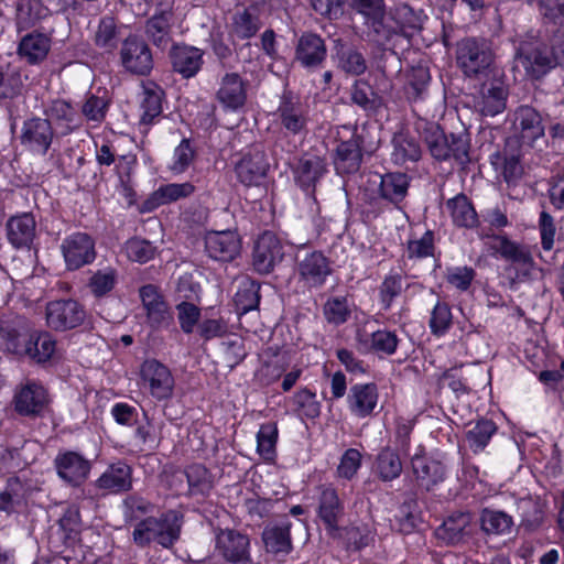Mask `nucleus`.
<instances>
[{"label": "nucleus", "mask_w": 564, "mask_h": 564, "mask_svg": "<svg viewBox=\"0 0 564 564\" xmlns=\"http://www.w3.org/2000/svg\"><path fill=\"white\" fill-rule=\"evenodd\" d=\"M7 238L15 249L30 248L36 236V221L31 213L10 217L6 224Z\"/></svg>", "instance_id": "nucleus-22"}, {"label": "nucleus", "mask_w": 564, "mask_h": 564, "mask_svg": "<svg viewBox=\"0 0 564 564\" xmlns=\"http://www.w3.org/2000/svg\"><path fill=\"white\" fill-rule=\"evenodd\" d=\"M268 163L260 151L248 153L236 164L235 171L238 180L247 185H258L265 176Z\"/></svg>", "instance_id": "nucleus-31"}, {"label": "nucleus", "mask_w": 564, "mask_h": 564, "mask_svg": "<svg viewBox=\"0 0 564 564\" xmlns=\"http://www.w3.org/2000/svg\"><path fill=\"white\" fill-rule=\"evenodd\" d=\"M108 106V98L90 95L83 104L82 112L87 120L101 122L106 117Z\"/></svg>", "instance_id": "nucleus-63"}, {"label": "nucleus", "mask_w": 564, "mask_h": 564, "mask_svg": "<svg viewBox=\"0 0 564 564\" xmlns=\"http://www.w3.org/2000/svg\"><path fill=\"white\" fill-rule=\"evenodd\" d=\"M248 83L237 73L225 74L219 83L217 100L228 110H238L247 100Z\"/></svg>", "instance_id": "nucleus-21"}, {"label": "nucleus", "mask_w": 564, "mask_h": 564, "mask_svg": "<svg viewBox=\"0 0 564 564\" xmlns=\"http://www.w3.org/2000/svg\"><path fill=\"white\" fill-rule=\"evenodd\" d=\"M470 521L471 518L468 512L452 514L437 529V535L449 543H456L466 534Z\"/></svg>", "instance_id": "nucleus-47"}, {"label": "nucleus", "mask_w": 564, "mask_h": 564, "mask_svg": "<svg viewBox=\"0 0 564 564\" xmlns=\"http://www.w3.org/2000/svg\"><path fill=\"white\" fill-rule=\"evenodd\" d=\"M170 57L173 69L184 78L195 76L203 65L202 51L193 46L175 45L171 50Z\"/></svg>", "instance_id": "nucleus-29"}, {"label": "nucleus", "mask_w": 564, "mask_h": 564, "mask_svg": "<svg viewBox=\"0 0 564 564\" xmlns=\"http://www.w3.org/2000/svg\"><path fill=\"white\" fill-rule=\"evenodd\" d=\"M163 90L154 83L143 85L141 99V121L151 123L162 112Z\"/></svg>", "instance_id": "nucleus-45"}, {"label": "nucleus", "mask_w": 564, "mask_h": 564, "mask_svg": "<svg viewBox=\"0 0 564 564\" xmlns=\"http://www.w3.org/2000/svg\"><path fill=\"white\" fill-rule=\"evenodd\" d=\"M293 412L301 419H316L321 414V402L311 390L304 388L292 397Z\"/></svg>", "instance_id": "nucleus-48"}, {"label": "nucleus", "mask_w": 564, "mask_h": 564, "mask_svg": "<svg viewBox=\"0 0 564 564\" xmlns=\"http://www.w3.org/2000/svg\"><path fill=\"white\" fill-rule=\"evenodd\" d=\"M86 318L85 308L75 300L50 302L46 306L47 325L55 330L78 327Z\"/></svg>", "instance_id": "nucleus-9"}, {"label": "nucleus", "mask_w": 564, "mask_h": 564, "mask_svg": "<svg viewBox=\"0 0 564 564\" xmlns=\"http://www.w3.org/2000/svg\"><path fill=\"white\" fill-rule=\"evenodd\" d=\"M95 43L105 51H112L118 43L117 26L112 18H104L100 20L95 33Z\"/></svg>", "instance_id": "nucleus-57"}, {"label": "nucleus", "mask_w": 564, "mask_h": 564, "mask_svg": "<svg viewBox=\"0 0 564 564\" xmlns=\"http://www.w3.org/2000/svg\"><path fill=\"white\" fill-rule=\"evenodd\" d=\"M50 402L47 390L37 381L26 379L14 392V410L24 416L40 415Z\"/></svg>", "instance_id": "nucleus-7"}, {"label": "nucleus", "mask_w": 564, "mask_h": 564, "mask_svg": "<svg viewBox=\"0 0 564 564\" xmlns=\"http://www.w3.org/2000/svg\"><path fill=\"white\" fill-rule=\"evenodd\" d=\"M194 192L195 186L191 182L161 185L145 200V206L150 210L155 209L159 206L189 197Z\"/></svg>", "instance_id": "nucleus-37"}, {"label": "nucleus", "mask_w": 564, "mask_h": 564, "mask_svg": "<svg viewBox=\"0 0 564 564\" xmlns=\"http://www.w3.org/2000/svg\"><path fill=\"white\" fill-rule=\"evenodd\" d=\"M51 48V40L41 33L25 35L19 44V55L30 64L42 62Z\"/></svg>", "instance_id": "nucleus-38"}, {"label": "nucleus", "mask_w": 564, "mask_h": 564, "mask_svg": "<svg viewBox=\"0 0 564 564\" xmlns=\"http://www.w3.org/2000/svg\"><path fill=\"white\" fill-rule=\"evenodd\" d=\"M514 127L523 144L532 147L544 135L541 115L530 106H521L514 113Z\"/></svg>", "instance_id": "nucleus-24"}, {"label": "nucleus", "mask_w": 564, "mask_h": 564, "mask_svg": "<svg viewBox=\"0 0 564 564\" xmlns=\"http://www.w3.org/2000/svg\"><path fill=\"white\" fill-rule=\"evenodd\" d=\"M370 340L371 349L378 354L384 355L394 354L399 344V339L395 333L387 329H379L373 332L370 335Z\"/></svg>", "instance_id": "nucleus-62"}, {"label": "nucleus", "mask_w": 564, "mask_h": 564, "mask_svg": "<svg viewBox=\"0 0 564 564\" xmlns=\"http://www.w3.org/2000/svg\"><path fill=\"white\" fill-rule=\"evenodd\" d=\"M424 140L433 158L440 161L454 159L459 164L468 162V139L464 134L446 135L434 123H426L423 133Z\"/></svg>", "instance_id": "nucleus-2"}, {"label": "nucleus", "mask_w": 564, "mask_h": 564, "mask_svg": "<svg viewBox=\"0 0 564 564\" xmlns=\"http://www.w3.org/2000/svg\"><path fill=\"white\" fill-rule=\"evenodd\" d=\"M457 65L468 77L485 74L494 62L490 44L485 39L467 37L458 42Z\"/></svg>", "instance_id": "nucleus-3"}, {"label": "nucleus", "mask_w": 564, "mask_h": 564, "mask_svg": "<svg viewBox=\"0 0 564 564\" xmlns=\"http://www.w3.org/2000/svg\"><path fill=\"white\" fill-rule=\"evenodd\" d=\"M362 160L361 141L356 134L337 145L335 167L340 173H355L359 170Z\"/></svg>", "instance_id": "nucleus-33"}, {"label": "nucleus", "mask_w": 564, "mask_h": 564, "mask_svg": "<svg viewBox=\"0 0 564 564\" xmlns=\"http://www.w3.org/2000/svg\"><path fill=\"white\" fill-rule=\"evenodd\" d=\"M292 523L289 519L284 518L275 523L268 525L263 533L262 539L268 552L273 554H288L292 549L290 529Z\"/></svg>", "instance_id": "nucleus-34"}, {"label": "nucleus", "mask_w": 564, "mask_h": 564, "mask_svg": "<svg viewBox=\"0 0 564 564\" xmlns=\"http://www.w3.org/2000/svg\"><path fill=\"white\" fill-rule=\"evenodd\" d=\"M196 152L188 139H183L174 149L169 170L175 174L184 173L194 162Z\"/></svg>", "instance_id": "nucleus-53"}, {"label": "nucleus", "mask_w": 564, "mask_h": 564, "mask_svg": "<svg viewBox=\"0 0 564 564\" xmlns=\"http://www.w3.org/2000/svg\"><path fill=\"white\" fill-rule=\"evenodd\" d=\"M45 14V9L39 0H19L17 3V23L26 29Z\"/></svg>", "instance_id": "nucleus-55"}, {"label": "nucleus", "mask_w": 564, "mask_h": 564, "mask_svg": "<svg viewBox=\"0 0 564 564\" xmlns=\"http://www.w3.org/2000/svg\"><path fill=\"white\" fill-rule=\"evenodd\" d=\"M425 15L422 12H415L411 7L401 6L395 12V21L399 24L400 32L405 36H412L422 29Z\"/></svg>", "instance_id": "nucleus-54"}, {"label": "nucleus", "mask_w": 564, "mask_h": 564, "mask_svg": "<svg viewBox=\"0 0 564 564\" xmlns=\"http://www.w3.org/2000/svg\"><path fill=\"white\" fill-rule=\"evenodd\" d=\"M327 172L324 159L305 154L299 161L295 180L305 192H314L316 183Z\"/></svg>", "instance_id": "nucleus-30"}, {"label": "nucleus", "mask_w": 564, "mask_h": 564, "mask_svg": "<svg viewBox=\"0 0 564 564\" xmlns=\"http://www.w3.org/2000/svg\"><path fill=\"white\" fill-rule=\"evenodd\" d=\"M54 135V129L47 120L31 117L22 124L20 142L26 150L44 155L47 153Z\"/></svg>", "instance_id": "nucleus-10"}, {"label": "nucleus", "mask_w": 564, "mask_h": 564, "mask_svg": "<svg viewBox=\"0 0 564 564\" xmlns=\"http://www.w3.org/2000/svg\"><path fill=\"white\" fill-rule=\"evenodd\" d=\"M391 160L397 165L417 162L421 159V148L417 141L405 133H397L392 139Z\"/></svg>", "instance_id": "nucleus-39"}, {"label": "nucleus", "mask_w": 564, "mask_h": 564, "mask_svg": "<svg viewBox=\"0 0 564 564\" xmlns=\"http://www.w3.org/2000/svg\"><path fill=\"white\" fill-rule=\"evenodd\" d=\"M517 66H521L531 78H540L556 66L552 53L544 46L521 47L517 58Z\"/></svg>", "instance_id": "nucleus-20"}, {"label": "nucleus", "mask_w": 564, "mask_h": 564, "mask_svg": "<svg viewBox=\"0 0 564 564\" xmlns=\"http://www.w3.org/2000/svg\"><path fill=\"white\" fill-rule=\"evenodd\" d=\"M182 476H185L191 496H207L214 487V479L209 470L200 465H189Z\"/></svg>", "instance_id": "nucleus-44"}, {"label": "nucleus", "mask_w": 564, "mask_h": 564, "mask_svg": "<svg viewBox=\"0 0 564 564\" xmlns=\"http://www.w3.org/2000/svg\"><path fill=\"white\" fill-rule=\"evenodd\" d=\"M28 337L17 329L6 327L0 330V348L14 355H25Z\"/></svg>", "instance_id": "nucleus-59"}, {"label": "nucleus", "mask_w": 564, "mask_h": 564, "mask_svg": "<svg viewBox=\"0 0 564 564\" xmlns=\"http://www.w3.org/2000/svg\"><path fill=\"white\" fill-rule=\"evenodd\" d=\"M280 124L292 134L306 131L307 108L299 99L283 97L278 108Z\"/></svg>", "instance_id": "nucleus-25"}, {"label": "nucleus", "mask_w": 564, "mask_h": 564, "mask_svg": "<svg viewBox=\"0 0 564 564\" xmlns=\"http://www.w3.org/2000/svg\"><path fill=\"white\" fill-rule=\"evenodd\" d=\"M453 223L458 227L473 228L478 224V215L471 202L464 195L458 194L446 202Z\"/></svg>", "instance_id": "nucleus-40"}, {"label": "nucleus", "mask_w": 564, "mask_h": 564, "mask_svg": "<svg viewBox=\"0 0 564 564\" xmlns=\"http://www.w3.org/2000/svg\"><path fill=\"white\" fill-rule=\"evenodd\" d=\"M490 248L512 263V267L517 270L514 279L523 280L529 276L533 268V259L527 249L510 241L505 236H494Z\"/></svg>", "instance_id": "nucleus-14"}, {"label": "nucleus", "mask_w": 564, "mask_h": 564, "mask_svg": "<svg viewBox=\"0 0 564 564\" xmlns=\"http://www.w3.org/2000/svg\"><path fill=\"white\" fill-rule=\"evenodd\" d=\"M339 66L343 70L351 75H360L366 70V61L361 53L348 47L338 52Z\"/></svg>", "instance_id": "nucleus-61"}, {"label": "nucleus", "mask_w": 564, "mask_h": 564, "mask_svg": "<svg viewBox=\"0 0 564 564\" xmlns=\"http://www.w3.org/2000/svg\"><path fill=\"white\" fill-rule=\"evenodd\" d=\"M325 319L333 325H340L348 321L351 308L348 300L344 296L328 299L323 306Z\"/></svg>", "instance_id": "nucleus-51"}, {"label": "nucleus", "mask_w": 564, "mask_h": 564, "mask_svg": "<svg viewBox=\"0 0 564 564\" xmlns=\"http://www.w3.org/2000/svg\"><path fill=\"white\" fill-rule=\"evenodd\" d=\"M131 474L132 470L128 464L115 463L96 480V486L110 492L127 491L132 486Z\"/></svg>", "instance_id": "nucleus-35"}, {"label": "nucleus", "mask_w": 564, "mask_h": 564, "mask_svg": "<svg viewBox=\"0 0 564 564\" xmlns=\"http://www.w3.org/2000/svg\"><path fill=\"white\" fill-rule=\"evenodd\" d=\"M301 281L310 288H321L332 273L329 260L321 251L306 252L297 258Z\"/></svg>", "instance_id": "nucleus-16"}, {"label": "nucleus", "mask_w": 564, "mask_h": 564, "mask_svg": "<svg viewBox=\"0 0 564 564\" xmlns=\"http://www.w3.org/2000/svg\"><path fill=\"white\" fill-rule=\"evenodd\" d=\"M240 248V239L231 230L210 231L205 236V250L214 260L232 261L239 254Z\"/></svg>", "instance_id": "nucleus-18"}, {"label": "nucleus", "mask_w": 564, "mask_h": 564, "mask_svg": "<svg viewBox=\"0 0 564 564\" xmlns=\"http://www.w3.org/2000/svg\"><path fill=\"white\" fill-rule=\"evenodd\" d=\"M139 294L148 324L155 329L169 327L173 322V316L159 288L147 284L140 289Z\"/></svg>", "instance_id": "nucleus-12"}, {"label": "nucleus", "mask_w": 564, "mask_h": 564, "mask_svg": "<svg viewBox=\"0 0 564 564\" xmlns=\"http://www.w3.org/2000/svg\"><path fill=\"white\" fill-rule=\"evenodd\" d=\"M139 386L156 401H164L173 397L175 380L167 366L147 359L140 366Z\"/></svg>", "instance_id": "nucleus-4"}, {"label": "nucleus", "mask_w": 564, "mask_h": 564, "mask_svg": "<svg viewBox=\"0 0 564 564\" xmlns=\"http://www.w3.org/2000/svg\"><path fill=\"white\" fill-rule=\"evenodd\" d=\"M481 532L487 536H505L513 531V518L502 510L484 508L479 514Z\"/></svg>", "instance_id": "nucleus-36"}, {"label": "nucleus", "mask_w": 564, "mask_h": 564, "mask_svg": "<svg viewBox=\"0 0 564 564\" xmlns=\"http://www.w3.org/2000/svg\"><path fill=\"white\" fill-rule=\"evenodd\" d=\"M412 469L417 485L425 490L443 481L445 467L438 460L430 459L421 455H414L411 459Z\"/></svg>", "instance_id": "nucleus-32"}, {"label": "nucleus", "mask_w": 564, "mask_h": 564, "mask_svg": "<svg viewBox=\"0 0 564 564\" xmlns=\"http://www.w3.org/2000/svg\"><path fill=\"white\" fill-rule=\"evenodd\" d=\"M318 492L317 517L330 536L341 535L339 523L345 514L344 501L339 498L337 490L330 485L321 486Z\"/></svg>", "instance_id": "nucleus-5"}, {"label": "nucleus", "mask_w": 564, "mask_h": 564, "mask_svg": "<svg viewBox=\"0 0 564 564\" xmlns=\"http://www.w3.org/2000/svg\"><path fill=\"white\" fill-rule=\"evenodd\" d=\"M182 517L170 510L160 517H148L139 521L132 532V541L139 547H147L156 542L164 549H170L180 539Z\"/></svg>", "instance_id": "nucleus-1"}, {"label": "nucleus", "mask_w": 564, "mask_h": 564, "mask_svg": "<svg viewBox=\"0 0 564 564\" xmlns=\"http://www.w3.org/2000/svg\"><path fill=\"white\" fill-rule=\"evenodd\" d=\"M45 118L53 127L55 134L67 135L78 129L82 124L77 111L65 100L56 99L51 101L44 109Z\"/></svg>", "instance_id": "nucleus-17"}, {"label": "nucleus", "mask_w": 564, "mask_h": 564, "mask_svg": "<svg viewBox=\"0 0 564 564\" xmlns=\"http://www.w3.org/2000/svg\"><path fill=\"white\" fill-rule=\"evenodd\" d=\"M507 96L501 83H485L475 98V108L482 116L495 117L506 109Z\"/></svg>", "instance_id": "nucleus-23"}, {"label": "nucleus", "mask_w": 564, "mask_h": 564, "mask_svg": "<svg viewBox=\"0 0 564 564\" xmlns=\"http://www.w3.org/2000/svg\"><path fill=\"white\" fill-rule=\"evenodd\" d=\"M117 283V272L112 268L97 270L88 281V289L96 297H101L111 292Z\"/></svg>", "instance_id": "nucleus-52"}, {"label": "nucleus", "mask_w": 564, "mask_h": 564, "mask_svg": "<svg viewBox=\"0 0 564 564\" xmlns=\"http://www.w3.org/2000/svg\"><path fill=\"white\" fill-rule=\"evenodd\" d=\"M283 246L270 231L263 232L256 241L252 264L260 274L270 273L283 259Z\"/></svg>", "instance_id": "nucleus-11"}, {"label": "nucleus", "mask_w": 564, "mask_h": 564, "mask_svg": "<svg viewBox=\"0 0 564 564\" xmlns=\"http://www.w3.org/2000/svg\"><path fill=\"white\" fill-rule=\"evenodd\" d=\"M260 285L254 281L243 280L235 294V305L239 314H246L258 307Z\"/></svg>", "instance_id": "nucleus-49"}, {"label": "nucleus", "mask_w": 564, "mask_h": 564, "mask_svg": "<svg viewBox=\"0 0 564 564\" xmlns=\"http://www.w3.org/2000/svg\"><path fill=\"white\" fill-rule=\"evenodd\" d=\"M120 62L127 72L135 75H148L153 68L150 47L137 36H129L122 42Z\"/></svg>", "instance_id": "nucleus-8"}, {"label": "nucleus", "mask_w": 564, "mask_h": 564, "mask_svg": "<svg viewBox=\"0 0 564 564\" xmlns=\"http://www.w3.org/2000/svg\"><path fill=\"white\" fill-rule=\"evenodd\" d=\"M21 484L17 479H11L3 491H0V511L8 514L17 511L23 502V496L19 492Z\"/></svg>", "instance_id": "nucleus-60"}, {"label": "nucleus", "mask_w": 564, "mask_h": 564, "mask_svg": "<svg viewBox=\"0 0 564 564\" xmlns=\"http://www.w3.org/2000/svg\"><path fill=\"white\" fill-rule=\"evenodd\" d=\"M403 290V276L399 272H390L379 288L380 300L384 310L390 308L393 300Z\"/></svg>", "instance_id": "nucleus-56"}, {"label": "nucleus", "mask_w": 564, "mask_h": 564, "mask_svg": "<svg viewBox=\"0 0 564 564\" xmlns=\"http://www.w3.org/2000/svg\"><path fill=\"white\" fill-rule=\"evenodd\" d=\"M249 538L236 530H221L216 535V550L232 564H248Z\"/></svg>", "instance_id": "nucleus-15"}, {"label": "nucleus", "mask_w": 564, "mask_h": 564, "mask_svg": "<svg viewBox=\"0 0 564 564\" xmlns=\"http://www.w3.org/2000/svg\"><path fill=\"white\" fill-rule=\"evenodd\" d=\"M66 268L78 270L96 259L95 240L86 232H74L65 237L61 243Z\"/></svg>", "instance_id": "nucleus-6"}, {"label": "nucleus", "mask_w": 564, "mask_h": 564, "mask_svg": "<svg viewBox=\"0 0 564 564\" xmlns=\"http://www.w3.org/2000/svg\"><path fill=\"white\" fill-rule=\"evenodd\" d=\"M326 57L323 39L314 33L303 34L296 46V59L305 68L318 67Z\"/></svg>", "instance_id": "nucleus-28"}, {"label": "nucleus", "mask_w": 564, "mask_h": 564, "mask_svg": "<svg viewBox=\"0 0 564 564\" xmlns=\"http://www.w3.org/2000/svg\"><path fill=\"white\" fill-rule=\"evenodd\" d=\"M496 432L497 426L491 420L481 419L477 421L466 432L468 447L475 454L482 452Z\"/></svg>", "instance_id": "nucleus-46"}, {"label": "nucleus", "mask_w": 564, "mask_h": 564, "mask_svg": "<svg viewBox=\"0 0 564 564\" xmlns=\"http://www.w3.org/2000/svg\"><path fill=\"white\" fill-rule=\"evenodd\" d=\"M278 426L275 423L262 424L257 433V452L265 460L276 456Z\"/></svg>", "instance_id": "nucleus-50"}, {"label": "nucleus", "mask_w": 564, "mask_h": 564, "mask_svg": "<svg viewBox=\"0 0 564 564\" xmlns=\"http://www.w3.org/2000/svg\"><path fill=\"white\" fill-rule=\"evenodd\" d=\"M346 402L348 411L357 419L375 415L379 402L377 384L372 382L352 384L348 391Z\"/></svg>", "instance_id": "nucleus-13"}, {"label": "nucleus", "mask_w": 564, "mask_h": 564, "mask_svg": "<svg viewBox=\"0 0 564 564\" xmlns=\"http://www.w3.org/2000/svg\"><path fill=\"white\" fill-rule=\"evenodd\" d=\"M373 470L382 481L397 479L402 473L399 454L388 446L382 448L376 458Z\"/></svg>", "instance_id": "nucleus-42"}, {"label": "nucleus", "mask_w": 564, "mask_h": 564, "mask_svg": "<svg viewBox=\"0 0 564 564\" xmlns=\"http://www.w3.org/2000/svg\"><path fill=\"white\" fill-rule=\"evenodd\" d=\"M174 20V13L170 4L162 6L148 20L145 26L147 35L159 48L164 50L171 43V30Z\"/></svg>", "instance_id": "nucleus-26"}, {"label": "nucleus", "mask_w": 564, "mask_h": 564, "mask_svg": "<svg viewBox=\"0 0 564 564\" xmlns=\"http://www.w3.org/2000/svg\"><path fill=\"white\" fill-rule=\"evenodd\" d=\"M409 177L404 173H387L381 176L380 195L382 198L399 204L408 194Z\"/></svg>", "instance_id": "nucleus-43"}, {"label": "nucleus", "mask_w": 564, "mask_h": 564, "mask_svg": "<svg viewBox=\"0 0 564 564\" xmlns=\"http://www.w3.org/2000/svg\"><path fill=\"white\" fill-rule=\"evenodd\" d=\"M361 466V454L356 448L347 449L337 466V477L350 480Z\"/></svg>", "instance_id": "nucleus-64"}, {"label": "nucleus", "mask_w": 564, "mask_h": 564, "mask_svg": "<svg viewBox=\"0 0 564 564\" xmlns=\"http://www.w3.org/2000/svg\"><path fill=\"white\" fill-rule=\"evenodd\" d=\"M415 426V420L398 416L394 421V445L397 451L408 454L411 443V434Z\"/></svg>", "instance_id": "nucleus-58"}, {"label": "nucleus", "mask_w": 564, "mask_h": 564, "mask_svg": "<svg viewBox=\"0 0 564 564\" xmlns=\"http://www.w3.org/2000/svg\"><path fill=\"white\" fill-rule=\"evenodd\" d=\"M55 464L58 476L75 486L82 484L90 470L89 462L75 452L58 455Z\"/></svg>", "instance_id": "nucleus-27"}, {"label": "nucleus", "mask_w": 564, "mask_h": 564, "mask_svg": "<svg viewBox=\"0 0 564 564\" xmlns=\"http://www.w3.org/2000/svg\"><path fill=\"white\" fill-rule=\"evenodd\" d=\"M351 8L361 14L368 25L380 40H390L395 31L386 24L383 0H350Z\"/></svg>", "instance_id": "nucleus-19"}, {"label": "nucleus", "mask_w": 564, "mask_h": 564, "mask_svg": "<svg viewBox=\"0 0 564 564\" xmlns=\"http://www.w3.org/2000/svg\"><path fill=\"white\" fill-rule=\"evenodd\" d=\"M56 349V341L48 333H34L28 336L25 356L36 362L50 360Z\"/></svg>", "instance_id": "nucleus-41"}]
</instances>
